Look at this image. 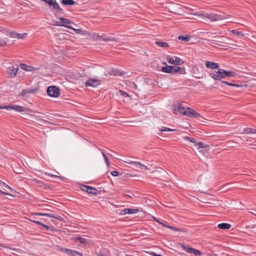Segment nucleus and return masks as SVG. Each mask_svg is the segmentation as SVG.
Masks as SVG:
<instances>
[{
	"mask_svg": "<svg viewBox=\"0 0 256 256\" xmlns=\"http://www.w3.org/2000/svg\"><path fill=\"white\" fill-rule=\"evenodd\" d=\"M205 65L206 68L213 70L209 72L210 76L214 80H220L226 76L234 77L236 73L232 71H226L222 68H218L219 66L214 62L206 61Z\"/></svg>",
	"mask_w": 256,
	"mask_h": 256,
	"instance_id": "1",
	"label": "nucleus"
},
{
	"mask_svg": "<svg viewBox=\"0 0 256 256\" xmlns=\"http://www.w3.org/2000/svg\"><path fill=\"white\" fill-rule=\"evenodd\" d=\"M60 2L65 6H72L76 4L74 0H61Z\"/></svg>",
	"mask_w": 256,
	"mask_h": 256,
	"instance_id": "23",
	"label": "nucleus"
},
{
	"mask_svg": "<svg viewBox=\"0 0 256 256\" xmlns=\"http://www.w3.org/2000/svg\"><path fill=\"white\" fill-rule=\"evenodd\" d=\"M156 44L158 46L160 47L167 48L169 47V44L166 42H164L160 40L156 41L155 42Z\"/></svg>",
	"mask_w": 256,
	"mask_h": 256,
	"instance_id": "22",
	"label": "nucleus"
},
{
	"mask_svg": "<svg viewBox=\"0 0 256 256\" xmlns=\"http://www.w3.org/2000/svg\"><path fill=\"white\" fill-rule=\"evenodd\" d=\"M102 156L104 158V160H105V162L106 163V164L108 166L110 164V162L108 160V158L107 157V156L106 155V154L102 152Z\"/></svg>",
	"mask_w": 256,
	"mask_h": 256,
	"instance_id": "32",
	"label": "nucleus"
},
{
	"mask_svg": "<svg viewBox=\"0 0 256 256\" xmlns=\"http://www.w3.org/2000/svg\"><path fill=\"white\" fill-rule=\"evenodd\" d=\"M34 92H35V90L34 89L23 90L21 94L22 96H26L28 94L33 93Z\"/></svg>",
	"mask_w": 256,
	"mask_h": 256,
	"instance_id": "26",
	"label": "nucleus"
},
{
	"mask_svg": "<svg viewBox=\"0 0 256 256\" xmlns=\"http://www.w3.org/2000/svg\"><path fill=\"white\" fill-rule=\"evenodd\" d=\"M204 16L209 19L212 22L219 20L223 19V18L220 16L213 13H207L204 14Z\"/></svg>",
	"mask_w": 256,
	"mask_h": 256,
	"instance_id": "10",
	"label": "nucleus"
},
{
	"mask_svg": "<svg viewBox=\"0 0 256 256\" xmlns=\"http://www.w3.org/2000/svg\"><path fill=\"white\" fill-rule=\"evenodd\" d=\"M20 68L22 70H25L28 72H32V71H40L42 68L43 66L42 65L38 66V67H34L32 66H28L26 64H20Z\"/></svg>",
	"mask_w": 256,
	"mask_h": 256,
	"instance_id": "9",
	"label": "nucleus"
},
{
	"mask_svg": "<svg viewBox=\"0 0 256 256\" xmlns=\"http://www.w3.org/2000/svg\"><path fill=\"white\" fill-rule=\"evenodd\" d=\"M2 184H3V186H4V187H6V188H8V186H8L6 184V183H4V182H2Z\"/></svg>",
	"mask_w": 256,
	"mask_h": 256,
	"instance_id": "50",
	"label": "nucleus"
},
{
	"mask_svg": "<svg viewBox=\"0 0 256 256\" xmlns=\"http://www.w3.org/2000/svg\"><path fill=\"white\" fill-rule=\"evenodd\" d=\"M78 240L79 242L82 244H84L86 242V239L80 237L78 238Z\"/></svg>",
	"mask_w": 256,
	"mask_h": 256,
	"instance_id": "39",
	"label": "nucleus"
},
{
	"mask_svg": "<svg viewBox=\"0 0 256 256\" xmlns=\"http://www.w3.org/2000/svg\"><path fill=\"white\" fill-rule=\"evenodd\" d=\"M162 71L166 73L175 74L179 72L180 74H183L184 72V69L178 66H166L162 68Z\"/></svg>",
	"mask_w": 256,
	"mask_h": 256,
	"instance_id": "3",
	"label": "nucleus"
},
{
	"mask_svg": "<svg viewBox=\"0 0 256 256\" xmlns=\"http://www.w3.org/2000/svg\"><path fill=\"white\" fill-rule=\"evenodd\" d=\"M41 120L46 124H50V122H49L48 121L46 120Z\"/></svg>",
	"mask_w": 256,
	"mask_h": 256,
	"instance_id": "49",
	"label": "nucleus"
},
{
	"mask_svg": "<svg viewBox=\"0 0 256 256\" xmlns=\"http://www.w3.org/2000/svg\"><path fill=\"white\" fill-rule=\"evenodd\" d=\"M161 132H175L177 130L176 129H172L170 128H168L166 127H162V128L160 130Z\"/></svg>",
	"mask_w": 256,
	"mask_h": 256,
	"instance_id": "30",
	"label": "nucleus"
},
{
	"mask_svg": "<svg viewBox=\"0 0 256 256\" xmlns=\"http://www.w3.org/2000/svg\"><path fill=\"white\" fill-rule=\"evenodd\" d=\"M138 212H139V210H138V209H137V208L131 209V208H124V209L122 210L120 212V214L122 215H124V214H136V213Z\"/></svg>",
	"mask_w": 256,
	"mask_h": 256,
	"instance_id": "15",
	"label": "nucleus"
},
{
	"mask_svg": "<svg viewBox=\"0 0 256 256\" xmlns=\"http://www.w3.org/2000/svg\"><path fill=\"white\" fill-rule=\"evenodd\" d=\"M47 94L48 96L54 98H57L60 94V90L55 86H50L47 88Z\"/></svg>",
	"mask_w": 256,
	"mask_h": 256,
	"instance_id": "4",
	"label": "nucleus"
},
{
	"mask_svg": "<svg viewBox=\"0 0 256 256\" xmlns=\"http://www.w3.org/2000/svg\"><path fill=\"white\" fill-rule=\"evenodd\" d=\"M161 256V255H160V254H157V256Z\"/></svg>",
	"mask_w": 256,
	"mask_h": 256,
	"instance_id": "54",
	"label": "nucleus"
},
{
	"mask_svg": "<svg viewBox=\"0 0 256 256\" xmlns=\"http://www.w3.org/2000/svg\"><path fill=\"white\" fill-rule=\"evenodd\" d=\"M124 162L128 164H134L136 166V168L139 169L149 170L147 166L141 164L140 162L132 161L129 160H128V161H124Z\"/></svg>",
	"mask_w": 256,
	"mask_h": 256,
	"instance_id": "13",
	"label": "nucleus"
},
{
	"mask_svg": "<svg viewBox=\"0 0 256 256\" xmlns=\"http://www.w3.org/2000/svg\"><path fill=\"white\" fill-rule=\"evenodd\" d=\"M32 214L34 216H46L54 218L60 220H63V218L60 216L54 213L38 212V213H33Z\"/></svg>",
	"mask_w": 256,
	"mask_h": 256,
	"instance_id": "11",
	"label": "nucleus"
},
{
	"mask_svg": "<svg viewBox=\"0 0 256 256\" xmlns=\"http://www.w3.org/2000/svg\"><path fill=\"white\" fill-rule=\"evenodd\" d=\"M184 140H186L190 142H193L195 146H197V142L194 138H191L188 137L187 136H185L184 137Z\"/></svg>",
	"mask_w": 256,
	"mask_h": 256,
	"instance_id": "29",
	"label": "nucleus"
},
{
	"mask_svg": "<svg viewBox=\"0 0 256 256\" xmlns=\"http://www.w3.org/2000/svg\"><path fill=\"white\" fill-rule=\"evenodd\" d=\"M197 146H198V149H200V148L204 147L203 143H202V142H198V143L197 142Z\"/></svg>",
	"mask_w": 256,
	"mask_h": 256,
	"instance_id": "45",
	"label": "nucleus"
},
{
	"mask_svg": "<svg viewBox=\"0 0 256 256\" xmlns=\"http://www.w3.org/2000/svg\"><path fill=\"white\" fill-rule=\"evenodd\" d=\"M66 250L68 252V254L72 256H82V254L78 252V251L70 249H66Z\"/></svg>",
	"mask_w": 256,
	"mask_h": 256,
	"instance_id": "20",
	"label": "nucleus"
},
{
	"mask_svg": "<svg viewBox=\"0 0 256 256\" xmlns=\"http://www.w3.org/2000/svg\"><path fill=\"white\" fill-rule=\"evenodd\" d=\"M154 220H156V222H158L160 223V222L158 220H157L156 218H154Z\"/></svg>",
	"mask_w": 256,
	"mask_h": 256,
	"instance_id": "51",
	"label": "nucleus"
},
{
	"mask_svg": "<svg viewBox=\"0 0 256 256\" xmlns=\"http://www.w3.org/2000/svg\"><path fill=\"white\" fill-rule=\"evenodd\" d=\"M256 227V225L254 226V228Z\"/></svg>",
	"mask_w": 256,
	"mask_h": 256,
	"instance_id": "55",
	"label": "nucleus"
},
{
	"mask_svg": "<svg viewBox=\"0 0 256 256\" xmlns=\"http://www.w3.org/2000/svg\"><path fill=\"white\" fill-rule=\"evenodd\" d=\"M110 174L112 176H118L119 175V172L118 171H112L110 172Z\"/></svg>",
	"mask_w": 256,
	"mask_h": 256,
	"instance_id": "40",
	"label": "nucleus"
},
{
	"mask_svg": "<svg viewBox=\"0 0 256 256\" xmlns=\"http://www.w3.org/2000/svg\"><path fill=\"white\" fill-rule=\"evenodd\" d=\"M45 174L46 175V176H50V177H52V178H58V179H60V180H62V177L59 176H56V175H54V174H50V173H48V172H46Z\"/></svg>",
	"mask_w": 256,
	"mask_h": 256,
	"instance_id": "33",
	"label": "nucleus"
},
{
	"mask_svg": "<svg viewBox=\"0 0 256 256\" xmlns=\"http://www.w3.org/2000/svg\"><path fill=\"white\" fill-rule=\"evenodd\" d=\"M178 38L179 40H183L184 42H188L190 38V37L189 36H178Z\"/></svg>",
	"mask_w": 256,
	"mask_h": 256,
	"instance_id": "27",
	"label": "nucleus"
},
{
	"mask_svg": "<svg viewBox=\"0 0 256 256\" xmlns=\"http://www.w3.org/2000/svg\"><path fill=\"white\" fill-rule=\"evenodd\" d=\"M0 194H4V195H8V196H11V194L6 192H4L2 190H0Z\"/></svg>",
	"mask_w": 256,
	"mask_h": 256,
	"instance_id": "43",
	"label": "nucleus"
},
{
	"mask_svg": "<svg viewBox=\"0 0 256 256\" xmlns=\"http://www.w3.org/2000/svg\"><path fill=\"white\" fill-rule=\"evenodd\" d=\"M46 3L52 10H54L58 5L56 0H46Z\"/></svg>",
	"mask_w": 256,
	"mask_h": 256,
	"instance_id": "17",
	"label": "nucleus"
},
{
	"mask_svg": "<svg viewBox=\"0 0 256 256\" xmlns=\"http://www.w3.org/2000/svg\"><path fill=\"white\" fill-rule=\"evenodd\" d=\"M180 247L185 251L188 253L194 254L195 256H202V252L199 250L194 249L192 248H190L184 246L183 244H180Z\"/></svg>",
	"mask_w": 256,
	"mask_h": 256,
	"instance_id": "6",
	"label": "nucleus"
},
{
	"mask_svg": "<svg viewBox=\"0 0 256 256\" xmlns=\"http://www.w3.org/2000/svg\"><path fill=\"white\" fill-rule=\"evenodd\" d=\"M80 188L82 190L86 192L88 194H98V190L95 188L82 184Z\"/></svg>",
	"mask_w": 256,
	"mask_h": 256,
	"instance_id": "12",
	"label": "nucleus"
},
{
	"mask_svg": "<svg viewBox=\"0 0 256 256\" xmlns=\"http://www.w3.org/2000/svg\"><path fill=\"white\" fill-rule=\"evenodd\" d=\"M124 196H128V197H130L128 195L126 194L124 195Z\"/></svg>",
	"mask_w": 256,
	"mask_h": 256,
	"instance_id": "53",
	"label": "nucleus"
},
{
	"mask_svg": "<svg viewBox=\"0 0 256 256\" xmlns=\"http://www.w3.org/2000/svg\"><path fill=\"white\" fill-rule=\"evenodd\" d=\"M26 34H18L16 32H13L11 33V36L13 38H24V36L26 35Z\"/></svg>",
	"mask_w": 256,
	"mask_h": 256,
	"instance_id": "25",
	"label": "nucleus"
},
{
	"mask_svg": "<svg viewBox=\"0 0 256 256\" xmlns=\"http://www.w3.org/2000/svg\"><path fill=\"white\" fill-rule=\"evenodd\" d=\"M54 10H56L57 12L61 14H62L64 12L63 10L60 7L59 5Z\"/></svg>",
	"mask_w": 256,
	"mask_h": 256,
	"instance_id": "36",
	"label": "nucleus"
},
{
	"mask_svg": "<svg viewBox=\"0 0 256 256\" xmlns=\"http://www.w3.org/2000/svg\"><path fill=\"white\" fill-rule=\"evenodd\" d=\"M243 132L244 134H256V129L252 128H244L243 130Z\"/></svg>",
	"mask_w": 256,
	"mask_h": 256,
	"instance_id": "24",
	"label": "nucleus"
},
{
	"mask_svg": "<svg viewBox=\"0 0 256 256\" xmlns=\"http://www.w3.org/2000/svg\"><path fill=\"white\" fill-rule=\"evenodd\" d=\"M168 62L172 64H182V60L178 58L175 56L174 58L170 56H168L166 58Z\"/></svg>",
	"mask_w": 256,
	"mask_h": 256,
	"instance_id": "14",
	"label": "nucleus"
},
{
	"mask_svg": "<svg viewBox=\"0 0 256 256\" xmlns=\"http://www.w3.org/2000/svg\"><path fill=\"white\" fill-rule=\"evenodd\" d=\"M150 254L152 256H157V254L154 252H150Z\"/></svg>",
	"mask_w": 256,
	"mask_h": 256,
	"instance_id": "47",
	"label": "nucleus"
},
{
	"mask_svg": "<svg viewBox=\"0 0 256 256\" xmlns=\"http://www.w3.org/2000/svg\"><path fill=\"white\" fill-rule=\"evenodd\" d=\"M118 92L120 95L122 96L124 98L129 97L128 94L122 90H119Z\"/></svg>",
	"mask_w": 256,
	"mask_h": 256,
	"instance_id": "34",
	"label": "nucleus"
},
{
	"mask_svg": "<svg viewBox=\"0 0 256 256\" xmlns=\"http://www.w3.org/2000/svg\"><path fill=\"white\" fill-rule=\"evenodd\" d=\"M231 32L236 36H243V34H242L241 32L238 31L236 30H232Z\"/></svg>",
	"mask_w": 256,
	"mask_h": 256,
	"instance_id": "35",
	"label": "nucleus"
},
{
	"mask_svg": "<svg viewBox=\"0 0 256 256\" xmlns=\"http://www.w3.org/2000/svg\"><path fill=\"white\" fill-rule=\"evenodd\" d=\"M33 181L36 184H38L39 186H44V182L40 180L34 178L33 180Z\"/></svg>",
	"mask_w": 256,
	"mask_h": 256,
	"instance_id": "31",
	"label": "nucleus"
},
{
	"mask_svg": "<svg viewBox=\"0 0 256 256\" xmlns=\"http://www.w3.org/2000/svg\"><path fill=\"white\" fill-rule=\"evenodd\" d=\"M8 188L10 190H11V191H14V189H13V188H10V186H8Z\"/></svg>",
	"mask_w": 256,
	"mask_h": 256,
	"instance_id": "52",
	"label": "nucleus"
},
{
	"mask_svg": "<svg viewBox=\"0 0 256 256\" xmlns=\"http://www.w3.org/2000/svg\"><path fill=\"white\" fill-rule=\"evenodd\" d=\"M42 226H43L44 228H45L47 230H48L50 229V226H48V225H46L45 224H42Z\"/></svg>",
	"mask_w": 256,
	"mask_h": 256,
	"instance_id": "46",
	"label": "nucleus"
},
{
	"mask_svg": "<svg viewBox=\"0 0 256 256\" xmlns=\"http://www.w3.org/2000/svg\"><path fill=\"white\" fill-rule=\"evenodd\" d=\"M32 222H34V223L38 224V225H40V226H42V223L40 222V221H38V220H31Z\"/></svg>",
	"mask_w": 256,
	"mask_h": 256,
	"instance_id": "42",
	"label": "nucleus"
},
{
	"mask_svg": "<svg viewBox=\"0 0 256 256\" xmlns=\"http://www.w3.org/2000/svg\"><path fill=\"white\" fill-rule=\"evenodd\" d=\"M60 22H56V26H62L68 28H72V26L68 25V24L72 23L70 20L62 17L60 18Z\"/></svg>",
	"mask_w": 256,
	"mask_h": 256,
	"instance_id": "7",
	"label": "nucleus"
},
{
	"mask_svg": "<svg viewBox=\"0 0 256 256\" xmlns=\"http://www.w3.org/2000/svg\"><path fill=\"white\" fill-rule=\"evenodd\" d=\"M209 40L210 41V42L212 44L218 45V46H224V45H223L222 44H219L218 42H220V43H224L225 44H232L229 42H224V41L218 40Z\"/></svg>",
	"mask_w": 256,
	"mask_h": 256,
	"instance_id": "19",
	"label": "nucleus"
},
{
	"mask_svg": "<svg viewBox=\"0 0 256 256\" xmlns=\"http://www.w3.org/2000/svg\"><path fill=\"white\" fill-rule=\"evenodd\" d=\"M96 37H97V38H98L100 40H102L103 41H106V42H108V41L116 42L117 41V40L116 38H110V36L104 37L103 36L97 35Z\"/></svg>",
	"mask_w": 256,
	"mask_h": 256,
	"instance_id": "18",
	"label": "nucleus"
},
{
	"mask_svg": "<svg viewBox=\"0 0 256 256\" xmlns=\"http://www.w3.org/2000/svg\"><path fill=\"white\" fill-rule=\"evenodd\" d=\"M101 84L100 80L96 78H89L85 82L86 86L96 88Z\"/></svg>",
	"mask_w": 256,
	"mask_h": 256,
	"instance_id": "8",
	"label": "nucleus"
},
{
	"mask_svg": "<svg viewBox=\"0 0 256 256\" xmlns=\"http://www.w3.org/2000/svg\"><path fill=\"white\" fill-rule=\"evenodd\" d=\"M18 69V66L16 65L12 66L11 68H9L8 72L10 77L14 78L16 76Z\"/></svg>",
	"mask_w": 256,
	"mask_h": 256,
	"instance_id": "16",
	"label": "nucleus"
},
{
	"mask_svg": "<svg viewBox=\"0 0 256 256\" xmlns=\"http://www.w3.org/2000/svg\"><path fill=\"white\" fill-rule=\"evenodd\" d=\"M0 109H6L8 110H14L16 112H26V108L24 106H0Z\"/></svg>",
	"mask_w": 256,
	"mask_h": 256,
	"instance_id": "5",
	"label": "nucleus"
},
{
	"mask_svg": "<svg viewBox=\"0 0 256 256\" xmlns=\"http://www.w3.org/2000/svg\"><path fill=\"white\" fill-rule=\"evenodd\" d=\"M160 224H162V226H163L166 227V226H168V225H166V224H164V222H160Z\"/></svg>",
	"mask_w": 256,
	"mask_h": 256,
	"instance_id": "48",
	"label": "nucleus"
},
{
	"mask_svg": "<svg viewBox=\"0 0 256 256\" xmlns=\"http://www.w3.org/2000/svg\"><path fill=\"white\" fill-rule=\"evenodd\" d=\"M173 112L174 114H182L183 115L197 118L201 117V116L195 110L190 108H184L180 103H176L173 106Z\"/></svg>",
	"mask_w": 256,
	"mask_h": 256,
	"instance_id": "2",
	"label": "nucleus"
},
{
	"mask_svg": "<svg viewBox=\"0 0 256 256\" xmlns=\"http://www.w3.org/2000/svg\"><path fill=\"white\" fill-rule=\"evenodd\" d=\"M70 29L74 30L77 34H82V30L80 29H76L74 28H70Z\"/></svg>",
	"mask_w": 256,
	"mask_h": 256,
	"instance_id": "41",
	"label": "nucleus"
},
{
	"mask_svg": "<svg viewBox=\"0 0 256 256\" xmlns=\"http://www.w3.org/2000/svg\"><path fill=\"white\" fill-rule=\"evenodd\" d=\"M6 45V42L4 40H0V46H3Z\"/></svg>",
	"mask_w": 256,
	"mask_h": 256,
	"instance_id": "44",
	"label": "nucleus"
},
{
	"mask_svg": "<svg viewBox=\"0 0 256 256\" xmlns=\"http://www.w3.org/2000/svg\"><path fill=\"white\" fill-rule=\"evenodd\" d=\"M220 80L222 84H226L230 86H235V87H238V88L241 86V85H239L238 84L229 82H228L224 81V80Z\"/></svg>",
	"mask_w": 256,
	"mask_h": 256,
	"instance_id": "28",
	"label": "nucleus"
},
{
	"mask_svg": "<svg viewBox=\"0 0 256 256\" xmlns=\"http://www.w3.org/2000/svg\"><path fill=\"white\" fill-rule=\"evenodd\" d=\"M218 227L220 229L228 230L231 227V225L228 223H221L218 224Z\"/></svg>",
	"mask_w": 256,
	"mask_h": 256,
	"instance_id": "21",
	"label": "nucleus"
},
{
	"mask_svg": "<svg viewBox=\"0 0 256 256\" xmlns=\"http://www.w3.org/2000/svg\"><path fill=\"white\" fill-rule=\"evenodd\" d=\"M166 228H168L172 230H176V231H182V230L181 229H180V228H175V227H174V226H166Z\"/></svg>",
	"mask_w": 256,
	"mask_h": 256,
	"instance_id": "38",
	"label": "nucleus"
},
{
	"mask_svg": "<svg viewBox=\"0 0 256 256\" xmlns=\"http://www.w3.org/2000/svg\"><path fill=\"white\" fill-rule=\"evenodd\" d=\"M166 228H168L172 230H176V231H182V230L181 229H180V228H175V227H174V226H166Z\"/></svg>",
	"mask_w": 256,
	"mask_h": 256,
	"instance_id": "37",
	"label": "nucleus"
}]
</instances>
